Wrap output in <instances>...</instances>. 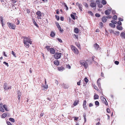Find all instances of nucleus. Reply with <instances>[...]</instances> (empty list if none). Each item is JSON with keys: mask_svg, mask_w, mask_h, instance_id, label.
I'll return each instance as SVG.
<instances>
[{"mask_svg": "<svg viewBox=\"0 0 125 125\" xmlns=\"http://www.w3.org/2000/svg\"><path fill=\"white\" fill-rule=\"evenodd\" d=\"M71 48L72 50L75 54H77L79 53L78 49L75 46L72 45L71 46Z\"/></svg>", "mask_w": 125, "mask_h": 125, "instance_id": "1", "label": "nucleus"}, {"mask_svg": "<svg viewBox=\"0 0 125 125\" xmlns=\"http://www.w3.org/2000/svg\"><path fill=\"white\" fill-rule=\"evenodd\" d=\"M7 24L10 29L15 30L16 27V25L15 24H12L11 23L9 22H8L7 23Z\"/></svg>", "mask_w": 125, "mask_h": 125, "instance_id": "2", "label": "nucleus"}, {"mask_svg": "<svg viewBox=\"0 0 125 125\" xmlns=\"http://www.w3.org/2000/svg\"><path fill=\"white\" fill-rule=\"evenodd\" d=\"M61 53H56L54 55V56L56 59H58L60 58L61 56Z\"/></svg>", "mask_w": 125, "mask_h": 125, "instance_id": "3", "label": "nucleus"}, {"mask_svg": "<svg viewBox=\"0 0 125 125\" xmlns=\"http://www.w3.org/2000/svg\"><path fill=\"white\" fill-rule=\"evenodd\" d=\"M36 15L38 16L37 17V18L38 19H41V17L42 16V14L40 11H38L36 13Z\"/></svg>", "mask_w": 125, "mask_h": 125, "instance_id": "4", "label": "nucleus"}, {"mask_svg": "<svg viewBox=\"0 0 125 125\" xmlns=\"http://www.w3.org/2000/svg\"><path fill=\"white\" fill-rule=\"evenodd\" d=\"M101 99L103 103L104 104L106 105H108V103L105 98L103 97H101Z\"/></svg>", "mask_w": 125, "mask_h": 125, "instance_id": "5", "label": "nucleus"}, {"mask_svg": "<svg viewBox=\"0 0 125 125\" xmlns=\"http://www.w3.org/2000/svg\"><path fill=\"white\" fill-rule=\"evenodd\" d=\"M23 38H24L23 40L24 43V40H25L26 41V42H29V43H30V44H31L32 42L30 40V39H29L27 37L25 36L23 37Z\"/></svg>", "mask_w": 125, "mask_h": 125, "instance_id": "6", "label": "nucleus"}, {"mask_svg": "<svg viewBox=\"0 0 125 125\" xmlns=\"http://www.w3.org/2000/svg\"><path fill=\"white\" fill-rule=\"evenodd\" d=\"M91 3L90 4V5L93 8L95 7L96 6V4L93 1L91 0Z\"/></svg>", "mask_w": 125, "mask_h": 125, "instance_id": "7", "label": "nucleus"}, {"mask_svg": "<svg viewBox=\"0 0 125 125\" xmlns=\"http://www.w3.org/2000/svg\"><path fill=\"white\" fill-rule=\"evenodd\" d=\"M7 83H5L4 84V88L6 90H7L9 89H11V86H10L9 87L7 86L6 85Z\"/></svg>", "mask_w": 125, "mask_h": 125, "instance_id": "8", "label": "nucleus"}, {"mask_svg": "<svg viewBox=\"0 0 125 125\" xmlns=\"http://www.w3.org/2000/svg\"><path fill=\"white\" fill-rule=\"evenodd\" d=\"M86 100H84L83 101V108L85 109H87V107L86 105Z\"/></svg>", "mask_w": 125, "mask_h": 125, "instance_id": "9", "label": "nucleus"}, {"mask_svg": "<svg viewBox=\"0 0 125 125\" xmlns=\"http://www.w3.org/2000/svg\"><path fill=\"white\" fill-rule=\"evenodd\" d=\"M42 90H46L48 88V86L42 85Z\"/></svg>", "mask_w": 125, "mask_h": 125, "instance_id": "10", "label": "nucleus"}, {"mask_svg": "<svg viewBox=\"0 0 125 125\" xmlns=\"http://www.w3.org/2000/svg\"><path fill=\"white\" fill-rule=\"evenodd\" d=\"M50 52L52 54H54L55 53V51L54 49L52 48H51L49 50Z\"/></svg>", "mask_w": 125, "mask_h": 125, "instance_id": "11", "label": "nucleus"}, {"mask_svg": "<svg viewBox=\"0 0 125 125\" xmlns=\"http://www.w3.org/2000/svg\"><path fill=\"white\" fill-rule=\"evenodd\" d=\"M86 61H88V60H86ZM85 68V69H86L88 66V65L87 62H86L82 66Z\"/></svg>", "mask_w": 125, "mask_h": 125, "instance_id": "12", "label": "nucleus"}, {"mask_svg": "<svg viewBox=\"0 0 125 125\" xmlns=\"http://www.w3.org/2000/svg\"><path fill=\"white\" fill-rule=\"evenodd\" d=\"M24 44L25 45L26 47L27 48L29 47L30 46L29 44H30V43H29V42H26V41L25 40H24Z\"/></svg>", "mask_w": 125, "mask_h": 125, "instance_id": "13", "label": "nucleus"}, {"mask_svg": "<svg viewBox=\"0 0 125 125\" xmlns=\"http://www.w3.org/2000/svg\"><path fill=\"white\" fill-rule=\"evenodd\" d=\"M86 62L85 60H81L80 61V63L81 66H82L84 63Z\"/></svg>", "mask_w": 125, "mask_h": 125, "instance_id": "14", "label": "nucleus"}, {"mask_svg": "<svg viewBox=\"0 0 125 125\" xmlns=\"http://www.w3.org/2000/svg\"><path fill=\"white\" fill-rule=\"evenodd\" d=\"M65 69V68H64L63 67L61 66V67H59L58 68V70L60 71H62L63 70H64Z\"/></svg>", "mask_w": 125, "mask_h": 125, "instance_id": "15", "label": "nucleus"}, {"mask_svg": "<svg viewBox=\"0 0 125 125\" xmlns=\"http://www.w3.org/2000/svg\"><path fill=\"white\" fill-rule=\"evenodd\" d=\"M111 12V10H106L105 11V14L106 15H109Z\"/></svg>", "mask_w": 125, "mask_h": 125, "instance_id": "16", "label": "nucleus"}, {"mask_svg": "<svg viewBox=\"0 0 125 125\" xmlns=\"http://www.w3.org/2000/svg\"><path fill=\"white\" fill-rule=\"evenodd\" d=\"M55 33L53 31H51V32L50 36L51 37H54L55 35Z\"/></svg>", "mask_w": 125, "mask_h": 125, "instance_id": "17", "label": "nucleus"}, {"mask_svg": "<svg viewBox=\"0 0 125 125\" xmlns=\"http://www.w3.org/2000/svg\"><path fill=\"white\" fill-rule=\"evenodd\" d=\"M79 101L78 100H76L75 101L73 104V105L74 106H75L77 105V104L79 103Z\"/></svg>", "mask_w": 125, "mask_h": 125, "instance_id": "18", "label": "nucleus"}, {"mask_svg": "<svg viewBox=\"0 0 125 125\" xmlns=\"http://www.w3.org/2000/svg\"><path fill=\"white\" fill-rule=\"evenodd\" d=\"M101 80L100 78H99L97 81V83L99 87L100 88L101 87V84L100 83V81Z\"/></svg>", "mask_w": 125, "mask_h": 125, "instance_id": "19", "label": "nucleus"}, {"mask_svg": "<svg viewBox=\"0 0 125 125\" xmlns=\"http://www.w3.org/2000/svg\"><path fill=\"white\" fill-rule=\"evenodd\" d=\"M54 63L56 65H58L59 64V62L58 60H56L54 61Z\"/></svg>", "mask_w": 125, "mask_h": 125, "instance_id": "20", "label": "nucleus"}, {"mask_svg": "<svg viewBox=\"0 0 125 125\" xmlns=\"http://www.w3.org/2000/svg\"><path fill=\"white\" fill-rule=\"evenodd\" d=\"M94 47L95 48L96 50H97L99 48V46L97 44V43H96L95 44H94Z\"/></svg>", "mask_w": 125, "mask_h": 125, "instance_id": "21", "label": "nucleus"}, {"mask_svg": "<svg viewBox=\"0 0 125 125\" xmlns=\"http://www.w3.org/2000/svg\"><path fill=\"white\" fill-rule=\"evenodd\" d=\"M20 21L18 19H15V21L14 22L15 24L17 25H18L20 23Z\"/></svg>", "mask_w": 125, "mask_h": 125, "instance_id": "22", "label": "nucleus"}, {"mask_svg": "<svg viewBox=\"0 0 125 125\" xmlns=\"http://www.w3.org/2000/svg\"><path fill=\"white\" fill-rule=\"evenodd\" d=\"M107 20L106 17L105 16H104L102 19V21L104 22H105Z\"/></svg>", "mask_w": 125, "mask_h": 125, "instance_id": "23", "label": "nucleus"}, {"mask_svg": "<svg viewBox=\"0 0 125 125\" xmlns=\"http://www.w3.org/2000/svg\"><path fill=\"white\" fill-rule=\"evenodd\" d=\"M99 96L97 94H96L94 96V99H98L99 98Z\"/></svg>", "mask_w": 125, "mask_h": 125, "instance_id": "24", "label": "nucleus"}, {"mask_svg": "<svg viewBox=\"0 0 125 125\" xmlns=\"http://www.w3.org/2000/svg\"><path fill=\"white\" fill-rule=\"evenodd\" d=\"M121 36L123 38H125V33L124 32H122L120 34Z\"/></svg>", "mask_w": 125, "mask_h": 125, "instance_id": "25", "label": "nucleus"}, {"mask_svg": "<svg viewBox=\"0 0 125 125\" xmlns=\"http://www.w3.org/2000/svg\"><path fill=\"white\" fill-rule=\"evenodd\" d=\"M75 44L79 49H80L81 47L80 46V44L79 42H76Z\"/></svg>", "mask_w": 125, "mask_h": 125, "instance_id": "26", "label": "nucleus"}, {"mask_svg": "<svg viewBox=\"0 0 125 125\" xmlns=\"http://www.w3.org/2000/svg\"><path fill=\"white\" fill-rule=\"evenodd\" d=\"M18 96H21V92L19 90L17 91Z\"/></svg>", "mask_w": 125, "mask_h": 125, "instance_id": "27", "label": "nucleus"}, {"mask_svg": "<svg viewBox=\"0 0 125 125\" xmlns=\"http://www.w3.org/2000/svg\"><path fill=\"white\" fill-rule=\"evenodd\" d=\"M74 31L76 33H77L79 32V31L77 28H75L74 30Z\"/></svg>", "mask_w": 125, "mask_h": 125, "instance_id": "28", "label": "nucleus"}, {"mask_svg": "<svg viewBox=\"0 0 125 125\" xmlns=\"http://www.w3.org/2000/svg\"><path fill=\"white\" fill-rule=\"evenodd\" d=\"M116 28L119 30H122L123 29L122 27L119 25H117L116 26Z\"/></svg>", "mask_w": 125, "mask_h": 125, "instance_id": "29", "label": "nucleus"}, {"mask_svg": "<svg viewBox=\"0 0 125 125\" xmlns=\"http://www.w3.org/2000/svg\"><path fill=\"white\" fill-rule=\"evenodd\" d=\"M50 46H46V47H45V48L48 51H49V50H50Z\"/></svg>", "mask_w": 125, "mask_h": 125, "instance_id": "30", "label": "nucleus"}, {"mask_svg": "<svg viewBox=\"0 0 125 125\" xmlns=\"http://www.w3.org/2000/svg\"><path fill=\"white\" fill-rule=\"evenodd\" d=\"M109 25L112 27L113 28H115V25L112 23H110L109 24Z\"/></svg>", "mask_w": 125, "mask_h": 125, "instance_id": "31", "label": "nucleus"}, {"mask_svg": "<svg viewBox=\"0 0 125 125\" xmlns=\"http://www.w3.org/2000/svg\"><path fill=\"white\" fill-rule=\"evenodd\" d=\"M9 120L11 122H14L15 121L14 119V118H9Z\"/></svg>", "mask_w": 125, "mask_h": 125, "instance_id": "32", "label": "nucleus"}, {"mask_svg": "<svg viewBox=\"0 0 125 125\" xmlns=\"http://www.w3.org/2000/svg\"><path fill=\"white\" fill-rule=\"evenodd\" d=\"M62 5H64V6H65V7L66 8V10H67L68 9V7L67 6L66 4L64 2L63 3H62Z\"/></svg>", "mask_w": 125, "mask_h": 125, "instance_id": "33", "label": "nucleus"}, {"mask_svg": "<svg viewBox=\"0 0 125 125\" xmlns=\"http://www.w3.org/2000/svg\"><path fill=\"white\" fill-rule=\"evenodd\" d=\"M92 59L95 62L97 60V59L96 57H95L94 56H93L92 57Z\"/></svg>", "mask_w": 125, "mask_h": 125, "instance_id": "34", "label": "nucleus"}, {"mask_svg": "<svg viewBox=\"0 0 125 125\" xmlns=\"http://www.w3.org/2000/svg\"><path fill=\"white\" fill-rule=\"evenodd\" d=\"M0 111H1L2 112H3L4 111V110L1 106H0Z\"/></svg>", "mask_w": 125, "mask_h": 125, "instance_id": "35", "label": "nucleus"}, {"mask_svg": "<svg viewBox=\"0 0 125 125\" xmlns=\"http://www.w3.org/2000/svg\"><path fill=\"white\" fill-rule=\"evenodd\" d=\"M7 116V115L5 113H3V114L2 115V118H5Z\"/></svg>", "mask_w": 125, "mask_h": 125, "instance_id": "36", "label": "nucleus"}, {"mask_svg": "<svg viewBox=\"0 0 125 125\" xmlns=\"http://www.w3.org/2000/svg\"><path fill=\"white\" fill-rule=\"evenodd\" d=\"M104 5H105L106 3V2L105 0H103L101 2Z\"/></svg>", "mask_w": 125, "mask_h": 125, "instance_id": "37", "label": "nucleus"}, {"mask_svg": "<svg viewBox=\"0 0 125 125\" xmlns=\"http://www.w3.org/2000/svg\"><path fill=\"white\" fill-rule=\"evenodd\" d=\"M3 108H4L5 110L6 111H8V110L7 109V106L5 104H4L3 105Z\"/></svg>", "mask_w": 125, "mask_h": 125, "instance_id": "38", "label": "nucleus"}, {"mask_svg": "<svg viewBox=\"0 0 125 125\" xmlns=\"http://www.w3.org/2000/svg\"><path fill=\"white\" fill-rule=\"evenodd\" d=\"M95 104L96 105H97L98 106L99 105V103L98 101H96L95 102Z\"/></svg>", "mask_w": 125, "mask_h": 125, "instance_id": "39", "label": "nucleus"}, {"mask_svg": "<svg viewBox=\"0 0 125 125\" xmlns=\"http://www.w3.org/2000/svg\"><path fill=\"white\" fill-rule=\"evenodd\" d=\"M55 17L57 21H59V16L56 15L55 16Z\"/></svg>", "mask_w": 125, "mask_h": 125, "instance_id": "40", "label": "nucleus"}, {"mask_svg": "<svg viewBox=\"0 0 125 125\" xmlns=\"http://www.w3.org/2000/svg\"><path fill=\"white\" fill-rule=\"evenodd\" d=\"M11 54H12L15 57H16L15 53L13 51H12Z\"/></svg>", "mask_w": 125, "mask_h": 125, "instance_id": "41", "label": "nucleus"}, {"mask_svg": "<svg viewBox=\"0 0 125 125\" xmlns=\"http://www.w3.org/2000/svg\"><path fill=\"white\" fill-rule=\"evenodd\" d=\"M94 88L95 89H96V90H97V91L98 90V88L97 87V86L95 84H94Z\"/></svg>", "mask_w": 125, "mask_h": 125, "instance_id": "42", "label": "nucleus"}, {"mask_svg": "<svg viewBox=\"0 0 125 125\" xmlns=\"http://www.w3.org/2000/svg\"><path fill=\"white\" fill-rule=\"evenodd\" d=\"M98 4V6L99 8H102L103 7V5L100 3Z\"/></svg>", "mask_w": 125, "mask_h": 125, "instance_id": "43", "label": "nucleus"}, {"mask_svg": "<svg viewBox=\"0 0 125 125\" xmlns=\"http://www.w3.org/2000/svg\"><path fill=\"white\" fill-rule=\"evenodd\" d=\"M71 16L73 20H75V17L74 16L73 14H71Z\"/></svg>", "mask_w": 125, "mask_h": 125, "instance_id": "44", "label": "nucleus"}, {"mask_svg": "<svg viewBox=\"0 0 125 125\" xmlns=\"http://www.w3.org/2000/svg\"><path fill=\"white\" fill-rule=\"evenodd\" d=\"M78 7L79 8V9L81 10H82V5L81 4H79L78 5Z\"/></svg>", "mask_w": 125, "mask_h": 125, "instance_id": "45", "label": "nucleus"}, {"mask_svg": "<svg viewBox=\"0 0 125 125\" xmlns=\"http://www.w3.org/2000/svg\"><path fill=\"white\" fill-rule=\"evenodd\" d=\"M117 18V16L116 15H115L113 17V19L115 20H116Z\"/></svg>", "mask_w": 125, "mask_h": 125, "instance_id": "46", "label": "nucleus"}, {"mask_svg": "<svg viewBox=\"0 0 125 125\" xmlns=\"http://www.w3.org/2000/svg\"><path fill=\"white\" fill-rule=\"evenodd\" d=\"M57 27L58 29L60 31L62 32V31L61 30V28L60 26V25H59V26H58V27Z\"/></svg>", "mask_w": 125, "mask_h": 125, "instance_id": "47", "label": "nucleus"}, {"mask_svg": "<svg viewBox=\"0 0 125 125\" xmlns=\"http://www.w3.org/2000/svg\"><path fill=\"white\" fill-rule=\"evenodd\" d=\"M83 116L84 117V122H85L86 121V115L85 114H84L83 115Z\"/></svg>", "mask_w": 125, "mask_h": 125, "instance_id": "48", "label": "nucleus"}, {"mask_svg": "<svg viewBox=\"0 0 125 125\" xmlns=\"http://www.w3.org/2000/svg\"><path fill=\"white\" fill-rule=\"evenodd\" d=\"M84 80L85 82H86V83H88V80L86 77H85L84 78Z\"/></svg>", "mask_w": 125, "mask_h": 125, "instance_id": "49", "label": "nucleus"}, {"mask_svg": "<svg viewBox=\"0 0 125 125\" xmlns=\"http://www.w3.org/2000/svg\"><path fill=\"white\" fill-rule=\"evenodd\" d=\"M111 22L114 24H116L117 22L116 21L113 20H112L111 21Z\"/></svg>", "mask_w": 125, "mask_h": 125, "instance_id": "50", "label": "nucleus"}, {"mask_svg": "<svg viewBox=\"0 0 125 125\" xmlns=\"http://www.w3.org/2000/svg\"><path fill=\"white\" fill-rule=\"evenodd\" d=\"M3 63L4 64H5L6 66H7V67L9 66V65L8 63L6 62H3Z\"/></svg>", "mask_w": 125, "mask_h": 125, "instance_id": "51", "label": "nucleus"}, {"mask_svg": "<svg viewBox=\"0 0 125 125\" xmlns=\"http://www.w3.org/2000/svg\"><path fill=\"white\" fill-rule=\"evenodd\" d=\"M34 25L36 26L38 28L39 27V26L37 24L36 22L35 21L33 23Z\"/></svg>", "mask_w": 125, "mask_h": 125, "instance_id": "52", "label": "nucleus"}, {"mask_svg": "<svg viewBox=\"0 0 125 125\" xmlns=\"http://www.w3.org/2000/svg\"><path fill=\"white\" fill-rule=\"evenodd\" d=\"M0 20L2 24L3 23V17L2 16L0 17Z\"/></svg>", "mask_w": 125, "mask_h": 125, "instance_id": "53", "label": "nucleus"}, {"mask_svg": "<svg viewBox=\"0 0 125 125\" xmlns=\"http://www.w3.org/2000/svg\"><path fill=\"white\" fill-rule=\"evenodd\" d=\"M112 16L110 15L107 16L106 17V18L108 19L111 18H112Z\"/></svg>", "mask_w": 125, "mask_h": 125, "instance_id": "54", "label": "nucleus"}, {"mask_svg": "<svg viewBox=\"0 0 125 125\" xmlns=\"http://www.w3.org/2000/svg\"><path fill=\"white\" fill-rule=\"evenodd\" d=\"M95 15L96 17H99L100 16V14L97 13H96Z\"/></svg>", "mask_w": 125, "mask_h": 125, "instance_id": "55", "label": "nucleus"}, {"mask_svg": "<svg viewBox=\"0 0 125 125\" xmlns=\"http://www.w3.org/2000/svg\"><path fill=\"white\" fill-rule=\"evenodd\" d=\"M99 26L101 27L102 28L103 26V24L102 22H100L99 23Z\"/></svg>", "mask_w": 125, "mask_h": 125, "instance_id": "56", "label": "nucleus"}, {"mask_svg": "<svg viewBox=\"0 0 125 125\" xmlns=\"http://www.w3.org/2000/svg\"><path fill=\"white\" fill-rule=\"evenodd\" d=\"M106 110L107 112L108 113H110V109L109 108H107Z\"/></svg>", "mask_w": 125, "mask_h": 125, "instance_id": "57", "label": "nucleus"}, {"mask_svg": "<svg viewBox=\"0 0 125 125\" xmlns=\"http://www.w3.org/2000/svg\"><path fill=\"white\" fill-rule=\"evenodd\" d=\"M81 80H80L79 81L77 82V84L78 85H81Z\"/></svg>", "mask_w": 125, "mask_h": 125, "instance_id": "58", "label": "nucleus"}, {"mask_svg": "<svg viewBox=\"0 0 125 125\" xmlns=\"http://www.w3.org/2000/svg\"><path fill=\"white\" fill-rule=\"evenodd\" d=\"M115 64L116 65H118L119 64V62L118 61H116L114 62Z\"/></svg>", "mask_w": 125, "mask_h": 125, "instance_id": "59", "label": "nucleus"}, {"mask_svg": "<svg viewBox=\"0 0 125 125\" xmlns=\"http://www.w3.org/2000/svg\"><path fill=\"white\" fill-rule=\"evenodd\" d=\"M118 20L120 21H123V19L121 18H119Z\"/></svg>", "mask_w": 125, "mask_h": 125, "instance_id": "60", "label": "nucleus"}, {"mask_svg": "<svg viewBox=\"0 0 125 125\" xmlns=\"http://www.w3.org/2000/svg\"><path fill=\"white\" fill-rule=\"evenodd\" d=\"M27 13H29L30 12V9H27Z\"/></svg>", "mask_w": 125, "mask_h": 125, "instance_id": "61", "label": "nucleus"}, {"mask_svg": "<svg viewBox=\"0 0 125 125\" xmlns=\"http://www.w3.org/2000/svg\"><path fill=\"white\" fill-rule=\"evenodd\" d=\"M7 124L8 125H12L11 124L10 122L8 121L7 122Z\"/></svg>", "mask_w": 125, "mask_h": 125, "instance_id": "62", "label": "nucleus"}, {"mask_svg": "<svg viewBox=\"0 0 125 125\" xmlns=\"http://www.w3.org/2000/svg\"><path fill=\"white\" fill-rule=\"evenodd\" d=\"M57 39L58 40V41L60 42H62V40L61 39H60L59 38H57Z\"/></svg>", "mask_w": 125, "mask_h": 125, "instance_id": "63", "label": "nucleus"}, {"mask_svg": "<svg viewBox=\"0 0 125 125\" xmlns=\"http://www.w3.org/2000/svg\"><path fill=\"white\" fill-rule=\"evenodd\" d=\"M93 106V104L92 103H91L89 104V106L90 107H91L92 106Z\"/></svg>", "mask_w": 125, "mask_h": 125, "instance_id": "64", "label": "nucleus"}]
</instances>
